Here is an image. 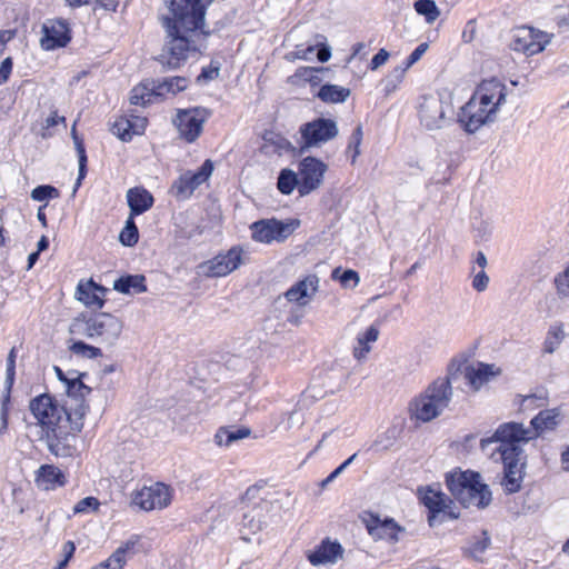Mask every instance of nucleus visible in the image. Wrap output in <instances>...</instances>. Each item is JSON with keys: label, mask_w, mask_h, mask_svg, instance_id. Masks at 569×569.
<instances>
[{"label": "nucleus", "mask_w": 569, "mask_h": 569, "mask_svg": "<svg viewBox=\"0 0 569 569\" xmlns=\"http://www.w3.org/2000/svg\"><path fill=\"white\" fill-rule=\"evenodd\" d=\"M557 26L559 28L569 27V3H568L567 12L557 17Z\"/></svg>", "instance_id": "nucleus-64"}, {"label": "nucleus", "mask_w": 569, "mask_h": 569, "mask_svg": "<svg viewBox=\"0 0 569 569\" xmlns=\"http://www.w3.org/2000/svg\"><path fill=\"white\" fill-rule=\"evenodd\" d=\"M123 322L116 316L100 312L89 318H77L71 332L82 335L107 347H113L119 340Z\"/></svg>", "instance_id": "nucleus-5"}, {"label": "nucleus", "mask_w": 569, "mask_h": 569, "mask_svg": "<svg viewBox=\"0 0 569 569\" xmlns=\"http://www.w3.org/2000/svg\"><path fill=\"white\" fill-rule=\"evenodd\" d=\"M409 68H406V64L403 67H397L395 68L391 73L388 77V81L392 83L393 88L397 86V83L401 82L406 71Z\"/></svg>", "instance_id": "nucleus-60"}, {"label": "nucleus", "mask_w": 569, "mask_h": 569, "mask_svg": "<svg viewBox=\"0 0 569 569\" xmlns=\"http://www.w3.org/2000/svg\"><path fill=\"white\" fill-rule=\"evenodd\" d=\"M147 126V119L141 117H133L130 119V134H141Z\"/></svg>", "instance_id": "nucleus-57"}, {"label": "nucleus", "mask_w": 569, "mask_h": 569, "mask_svg": "<svg viewBox=\"0 0 569 569\" xmlns=\"http://www.w3.org/2000/svg\"><path fill=\"white\" fill-rule=\"evenodd\" d=\"M420 123L428 130L441 129L449 123L453 114L452 104L439 94L421 98L419 103Z\"/></svg>", "instance_id": "nucleus-8"}, {"label": "nucleus", "mask_w": 569, "mask_h": 569, "mask_svg": "<svg viewBox=\"0 0 569 569\" xmlns=\"http://www.w3.org/2000/svg\"><path fill=\"white\" fill-rule=\"evenodd\" d=\"M213 163L206 160L197 171H187L182 173L172 184V192L180 200L188 199L194 190L204 183L212 174Z\"/></svg>", "instance_id": "nucleus-15"}, {"label": "nucleus", "mask_w": 569, "mask_h": 569, "mask_svg": "<svg viewBox=\"0 0 569 569\" xmlns=\"http://www.w3.org/2000/svg\"><path fill=\"white\" fill-rule=\"evenodd\" d=\"M172 500V490L162 482L144 486L132 498V503L144 511L167 508Z\"/></svg>", "instance_id": "nucleus-13"}, {"label": "nucleus", "mask_w": 569, "mask_h": 569, "mask_svg": "<svg viewBox=\"0 0 569 569\" xmlns=\"http://www.w3.org/2000/svg\"><path fill=\"white\" fill-rule=\"evenodd\" d=\"M70 351L73 355L81 356L87 359H96L102 356L100 348L88 345L83 341H76L70 346Z\"/></svg>", "instance_id": "nucleus-42"}, {"label": "nucleus", "mask_w": 569, "mask_h": 569, "mask_svg": "<svg viewBox=\"0 0 569 569\" xmlns=\"http://www.w3.org/2000/svg\"><path fill=\"white\" fill-rule=\"evenodd\" d=\"M298 169L300 179L299 194L305 197L322 184L328 167L323 161L315 157H306L300 161Z\"/></svg>", "instance_id": "nucleus-14"}, {"label": "nucleus", "mask_w": 569, "mask_h": 569, "mask_svg": "<svg viewBox=\"0 0 569 569\" xmlns=\"http://www.w3.org/2000/svg\"><path fill=\"white\" fill-rule=\"evenodd\" d=\"M112 132L118 136L122 141L131 140L130 134V119H120L114 122Z\"/></svg>", "instance_id": "nucleus-49"}, {"label": "nucleus", "mask_w": 569, "mask_h": 569, "mask_svg": "<svg viewBox=\"0 0 569 569\" xmlns=\"http://www.w3.org/2000/svg\"><path fill=\"white\" fill-rule=\"evenodd\" d=\"M369 533L376 539H386L391 543L399 541V535L403 532V529L395 522L393 519L380 520L373 518L367 525Z\"/></svg>", "instance_id": "nucleus-20"}, {"label": "nucleus", "mask_w": 569, "mask_h": 569, "mask_svg": "<svg viewBox=\"0 0 569 569\" xmlns=\"http://www.w3.org/2000/svg\"><path fill=\"white\" fill-rule=\"evenodd\" d=\"M146 278L142 274L127 276L117 279L113 289L121 293H141L147 291Z\"/></svg>", "instance_id": "nucleus-31"}, {"label": "nucleus", "mask_w": 569, "mask_h": 569, "mask_svg": "<svg viewBox=\"0 0 569 569\" xmlns=\"http://www.w3.org/2000/svg\"><path fill=\"white\" fill-rule=\"evenodd\" d=\"M490 545V538L486 531L482 532L481 537L477 538L469 548V553L475 559H479L480 556L487 550Z\"/></svg>", "instance_id": "nucleus-47"}, {"label": "nucleus", "mask_w": 569, "mask_h": 569, "mask_svg": "<svg viewBox=\"0 0 569 569\" xmlns=\"http://www.w3.org/2000/svg\"><path fill=\"white\" fill-rule=\"evenodd\" d=\"M13 37V32L10 30H1L0 31V52L4 49V46L8 41H10Z\"/></svg>", "instance_id": "nucleus-63"}, {"label": "nucleus", "mask_w": 569, "mask_h": 569, "mask_svg": "<svg viewBox=\"0 0 569 569\" xmlns=\"http://www.w3.org/2000/svg\"><path fill=\"white\" fill-rule=\"evenodd\" d=\"M76 550V546L72 541H67L62 546V560L66 561V563L69 562V560L72 558Z\"/></svg>", "instance_id": "nucleus-62"}, {"label": "nucleus", "mask_w": 569, "mask_h": 569, "mask_svg": "<svg viewBox=\"0 0 569 569\" xmlns=\"http://www.w3.org/2000/svg\"><path fill=\"white\" fill-rule=\"evenodd\" d=\"M497 373L498 371L493 365L478 363L477 367L467 368L466 379L475 390H479L483 383L488 382Z\"/></svg>", "instance_id": "nucleus-25"}, {"label": "nucleus", "mask_w": 569, "mask_h": 569, "mask_svg": "<svg viewBox=\"0 0 569 569\" xmlns=\"http://www.w3.org/2000/svg\"><path fill=\"white\" fill-rule=\"evenodd\" d=\"M415 9L416 11L425 16L426 21L428 23L435 22L438 17L440 16V11L436 3L431 0H418L415 2Z\"/></svg>", "instance_id": "nucleus-41"}, {"label": "nucleus", "mask_w": 569, "mask_h": 569, "mask_svg": "<svg viewBox=\"0 0 569 569\" xmlns=\"http://www.w3.org/2000/svg\"><path fill=\"white\" fill-rule=\"evenodd\" d=\"M107 289L97 284L93 280L79 282L76 291L77 299L89 308L100 309L104 303Z\"/></svg>", "instance_id": "nucleus-19"}, {"label": "nucleus", "mask_w": 569, "mask_h": 569, "mask_svg": "<svg viewBox=\"0 0 569 569\" xmlns=\"http://www.w3.org/2000/svg\"><path fill=\"white\" fill-rule=\"evenodd\" d=\"M419 496L421 502L429 509L431 513L446 512L451 503L448 498L440 490L428 487L426 489H419Z\"/></svg>", "instance_id": "nucleus-23"}, {"label": "nucleus", "mask_w": 569, "mask_h": 569, "mask_svg": "<svg viewBox=\"0 0 569 569\" xmlns=\"http://www.w3.org/2000/svg\"><path fill=\"white\" fill-rule=\"evenodd\" d=\"M38 422L56 435L62 422L72 421V405L59 407L53 399L47 395H40L31 400L29 406Z\"/></svg>", "instance_id": "nucleus-7"}, {"label": "nucleus", "mask_w": 569, "mask_h": 569, "mask_svg": "<svg viewBox=\"0 0 569 569\" xmlns=\"http://www.w3.org/2000/svg\"><path fill=\"white\" fill-rule=\"evenodd\" d=\"M557 292L562 297H569V266L555 278Z\"/></svg>", "instance_id": "nucleus-50"}, {"label": "nucleus", "mask_w": 569, "mask_h": 569, "mask_svg": "<svg viewBox=\"0 0 569 569\" xmlns=\"http://www.w3.org/2000/svg\"><path fill=\"white\" fill-rule=\"evenodd\" d=\"M428 49V43L423 42V43H420L412 52L411 54L408 57L407 61H406V68H410L411 66H413L417 61H419L422 57V54L427 51Z\"/></svg>", "instance_id": "nucleus-54"}, {"label": "nucleus", "mask_w": 569, "mask_h": 569, "mask_svg": "<svg viewBox=\"0 0 569 569\" xmlns=\"http://www.w3.org/2000/svg\"><path fill=\"white\" fill-rule=\"evenodd\" d=\"M299 132L302 140L300 149L301 151H305L309 148L320 147L335 139L339 133V129L335 120L329 118H317L302 124Z\"/></svg>", "instance_id": "nucleus-10"}, {"label": "nucleus", "mask_w": 569, "mask_h": 569, "mask_svg": "<svg viewBox=\"0 0 569 569\" xmlns=\"http://www.w3.org/2000/svg\"><path fill=\"white\" fill-rule=\"evenodd\" d=\"M325 68L300 67L296 70L293 78L310 83L311 86H319L322 81L320 73Z\"/></svg>", "instance_id": "nucleus-38"}, {"label": "nucleus", "mask_w": 569, "mask_h": 569, "mask_svg": "<svg viewBox=\"0 0 569 569\" xmlns=\"http://www.w3.org/2000/svg\"><path fill=\"white\" fill-rule=\"evenodd\" d=\"M560 422V411L558 409L542 410L536 415V438L552 431Z\"/></svg>", "instance_id": "nucleus-29"}, {"label": "nucleus", "mask_w": 569, "mask_h": 569, "mask_svg": "<svg viewBox=\"0 0 569 569\" xmlns=\"http://www.w3.org/2000/svg\"><path fill=\"white\" fill-rule=\"evenodd\" d=\"M139 232L133 217H128L126 226L120 232L119 240L123 246L132 247L138 242Z\"/></svg>", "instance_id": "nucleus-40"}, {"label": "nucleus", "mask_w": 569, "mask_h": 569, "mask_svg": "<svg viewBox=\"0 0 569 569\" xmlns=\"http://www.w3.org/2000/svg\"><path fill=\"white\" fill-rule=\"evenodd\" d=\"M12 59L10 57L6 58L0 66V86L6 83L9 79V76L12 71Z\"/></svg>", "instance_id": "nucleus-58"}, {"label": "nucleus", "mask_w": 569, "mask_h": 569, "mask_svg": "<svg viewBox=\"0 0 569 569\" xmlns=\"http://www.w3.org/2000/svg\"><path fill=\"white\" fill-rule=\"evenodd\" d=\"M488 284H489V277L485 270H480L479 272H477L473 276L471 286L476 291H478V292L485 291L488 288Z\"/></svg>", "instance_id": "nucleus-53"}, {"label": "nucleus", "mask_w": 569, "mask_h": 569, "mask_svg": "<svg viewBox=\"0 0 569 569\" xmlns=\"http://www.w3.org/2000/svg\"><path fill=\"white\" fill-rule=\"evenodd\" d=\"M565 338V332L561 325H553L549 328L547 337L543 342V352L552 353L558 349Z\"/></svg>", "instance_id": "nucleus-37"}, {"label": "nucleus", "mask_w": 569, "mask_h": 569, "mask_svg": "<svg viewBox=\"0 0 569 569\" xmlns=\"http://www.w3.org/2000/svg\"><path fill=\"white\" fill-rule=\"evenodd\" d=\"M453 396L450 375L438 377L415 397L409 406L411 417L429 422L443 413Z\"/></svg>", "instance_id": "nucleus-4"}, {"label": "nucleus", "mask_w": 569, "mask_h": 569, "mask_svg": "<svg viewBox=\"0 0 569 569\" xmlns=\"http://www.w3.org/2000/svg\"><path fill=\"white\" fill-rule=\"evenodd\" d=\"M326 38L321 34L317 36V48H318V60L320 62H327L331 58V49L325 43Z\"/></svg>", "instance_id": "nucleus-52"}, {"label": "nucleus", "mask_w": 569, "mask_h": 569, "mask_svg": "<svg viewBox=\"0 0 569 569\" xmlns=\"http://www.w3.org/2000/svg\"><path fill=\"white\" fill-rule=\"evenodd\" d=\"M37 483L44 490H51L58 486L64 485V475L59 468L44 465L41 466L38 471Z\"/></svg>", "instance_id": "nucleus-27"}, {"label": "nucleus", "mask_w": 569, "mask_h": 569, "mask_svg": "<svg viewBox=\"0 0 569 569\" xmlns=\"http://www.w3.org/2000/svg\"><path fill=\"white\" fill-rule=\"evenodd\" d=\"M76 124L77 123L74 122L73 126H72L71 134H72V138H73V141H74V146H76V150H77V153H78L79 174H78V179H77V186H79L81 183V180L86 176L87 154H86V150H84V146H83L82 141L77 136Z\"/></svg>", "instance_id": "nucleus-39"}, {"label": "nucleus", "mask_w": 569, "mask_h": 569, "mask_svg": "<svg viewBox=\"0 0 569 569\" xmlns=\"http://www.w3.org/2000/svg\"><path fill=\"white\" fill-rule=\"evenodd\" d=\"M164 3L171 16L162 18L167 40L159 62L176 69L199 51L201 40L209 34L203 29L204 3L202 0H164Z\"/></svg>", "instance_id": "nucleus-1"}, {"label": "nucleus", "mask_w": 569, "mask_h": 569, "mask_svg": "<svg viewBox=\"0 0 569 569\" xmlns=\"http://www.w3.org/2000/svg\"><path fill=\"white\" fill-rule=\"evenodd\" d=\"M154 81L140 83L130 92V103L134 106H146L152 102L153 97H158L153 91Z\"/></svg>", "instance_id": "nucleus-32"}, {"label": "nucleus", "mask_w": 569, "mask_h": 569, "mask_svg": "<svg viewBox=\"0 0 569 569\" xmlns=\"http://www.w3.org/2000/svg\"><path fill=\"white\" fill-rule=\"evenodd\" d=\"M242 263V249L232 247L224 253H219L212 259L198 266V273L208 278L226 277Z\"/></svg>", "instance_id": "nucleus-12"}, {"label": "nucleus", "mask_w": 569, "mask_h": 569, "mask_svg": "<svg viewBox=\"0 0 569 569\" xmlns=\"http://www.w3.org/2000/svg\"><path fill=\"white\" fill-rule=\"evenodd\" d=\"M262 511L263 507L258 506L249 510L248 512H243L241 520V528L248 530L249 533H256L262 529L263 520H262Z\"/></svg>", "instance_id": "nucleus-34"}, {"label": "nucleus", "mask_w": 569, "mask_h": 569, "mask_svg": "<svg viewBox=\"0 0 569 569\" xmlns=\"http://www.w3.org/2000/svg\"><path fill=\"white\" fill-rule=\"evenodd\" d=\"M389 52L386 49H380L377 54L371 59L369 68L371 70H377L381 66H383L389 59Z\"/></svg>", "instance_id": "nucleus-56"}, {"label": "nucleus", "mask_w": 569, "mask_h": 569, "mask_svg": "<svg viewBox=\"0 0 569 569\" xmlns=\"http://www.w3.org/2000/svg\"><path fill=\"white\" fill-rule=\"evenodd\" d=\"M317 49V42L315 44H310L308 47L297 46L295 54L298 59L308 60L311 54H313Z\"/></svg>", "instance_id": "nucleus-59"}, {"label": "nucleus", "mask_w": 569, "mask_h": 569, "mask_svg": "<svg viewBox=\"0 0 569 569\" xmlns=\"http://www.w3.org/2000/svg\"><path fill=\"white\" fill-rule=\"evenodd\" d=\"M319 278L316 274H308L299 280L286 292V298L290 302H296L300 306H306L310 299L317 293L319 289Z\"/></svg>", "instance_id": "nucleus-18"}, {"label": "nucleus", "mask_w": 569, "mask_h": 569, "mask_svg": "<svg viewBox=\"0 0 569 569\" xmlns=\"http://www.w3.org/2000/svg\"><path fill=\"white\" fill-rule=\"evenodd\" d=\"M533 28L529 26L518 27L512 31V39L510 47L513 51L522 52L527 57H530L533 51Z\"/></svg>", "instance_id": "nucleus-24"}, {"label": "nucleus", "mask_w": 569, "mask_h": 569, "mask_svg": "<svg viewBox=\"0 0 569 569\" xmlns=\"http://www.w3.org/2000/svg\"><path fill=\"white\" fill-rule=\"evenodd\" d=\"M100 502L94 497H86L78 501L73 507V512L77 513H89L97 511Z\"/></svg>", "instance_id": "nucleus-48"}, {"label": "nucleus", "mask_w": 569, "mask_h": 569, "mask_svg": "<svg viewBox=\"0 0 569 569\" xmlns=\"http://www.w3.org/2000/svg\"><path fill=\"white\" fill-rule=\"evenodd\" d=\"M211 112L202 107L178 109L173 124L180 138L188 143L194 142L203 130L204 122L210 118Z\"/></svg>", "instance_id": "nucleus-9"}, {"label": "nucleus", "mask_w": 569, "mask_h": 569, "mask_svg": "<svg viewBox=\"0 0 569 569\" xmlns=\"http://www.w3.org/2000/svg\"><path fill=\"white\" fill-rule=\"evenodd\" d=\"M362 138H363V130H362V126L361 124H358L355 130L352 131L350 138H349V142H348V147H347V152H351V163L355 164L356 161H357V158L360 156L361 151H360V146H361V142H362Z\"/></svg>", "instance_id": "nucleus-44"}, {"label": "nucleus", "mask_w": 569, "mask_h": 569, "mask_svg": "<svg viewBox=\"0 0 569 569\" xmlns=\"http://www.w3.org/2000/svg\"><path fill=\"white\" fill-rule=\"evenodd\" d=\"M219 76V68L218 67H207L202 68L201 73L197 77L198 83H203L210 80L216 79Z\"/></svg>", "instance_id": "nucleus-55"}, {"label": "nucleus", "mask_w": 569, "mask_h": 569, "mask_svg": "<svg viewBox=\"0 0 569 569\" xmlns=\"http://www.w3.org/2000/svg\"><path fill=\"white\" fill-rule=\"evenodd\" d=\"M188 86L189 80L184 77H168L157 82L154 81L153 91L158 97L176 96L186 90Z\"/></svg>", "instance_id": "nucleus-26"}, {"label": "nucleus", "mask_w": 569, "mask_h": 569, "mask_svg": "<svg viewBox=\"0 0 569 569\" xmlns=\"http://www.w3.org/2000/svg\"><path fill=\"white\" fill-rule=\"evenodd\" d=\"M41 47L46 50L64 47L70 41V30L63 20H49L42 27Z\"/></svg>", "instance_id": "nucleus-17"}, {"label": "nucleus", "mask_w": 569, "mask_h": 569, "mask_svg": "<svg viewBox=\"0 0 569 569\" xmlns=\"http://www.w3.org/2000/svg\"><path fill=\"white\" fill-rule=\"evenodd\" d=\"M299 227L298 220L280 221L267 219L251 224L252 239L263 243L284 241Z\"/></svg>", "instance_id": "nucleus-11"}, {"label": "nucleus", "mask_w": 569, "mask_h": 569, "mask_svg": "<svg viewBox=\"0 0 569 569\" xmlns=\"http://www.w3.org/2000/svg\"><path fill=\"white\" fill-rule=\"evenodd\" d=\"M249 435H250V430L247 428H240V429L220 428L214 436V441L218 446L229 447L234 441L244 439Z\"/></svg>", "instance_id": "nucleus-33"}, {"label": "nucleus", "mask_w": 569, "mask_h": 569, "mask_svg": "<svg viewBox=\"0 0 569 569\" xmlns=\"http://www.w3.org/2000/svg\"><path fill=\"white\" fill-rule=\"evenodd\" d=\"M555 34L536 29V54L542 52L552 43Z\"/></svg>", "instance_id": "nucleus-51"}, {"label": "nucleus", "mask_w": 569, "mask_h": 569, "mask_svg": "<svg viewBox=\"0 0 569 569\" xmlns=\"http://www.w3.org/2000/svg\"><path fill=\"white\" fill-rule=\"evenodd\" d=\"M59 196H60L59 190L49 184L38 186L31 191V198L34 201H39V202L48 201L50 199H56Z\"/></svg>", "instance_id": "nucleus-45"}, {"label": "nucleus", "mask_w": 569, "mask_h": 569, "mask_svg": "<svg viewBox=\"0 0 569 569\" xmlns=\"http://www.w3.org/2000/svg\"><path fill=\"white\" fill-rule=\"evenodd\" d=\"M132 546L133 543L127 542L124 546L119 547L107 560L92 569H122L126 563V553Z\"/></svg>", "instance_id": "nucleus-36"}, {"label": "nucleus", "mask_w": 569, "mask_h": 569, "mask_svg": "<svg viewBox=\"0 0 569 569\" xmlns=\"http://www.w3.org/2000/svg\"><path fill=\"white\" fill-rule=\"evenodd\" d=\"M331 277L335 280H339L345 288H355L360 281L358 272L351 269L341 271L340 268H336Z\"/></svg>", "instance_id": "nucleus-43"}, {"label": "nucleus", "mask_w": 569, "mask_h": 569, "mask_svg": "<svg viewBox=\"0 0 569 569\" xmlns=\"http://www.w3.org/2000/svg\"><path fill=\"white\" fill-rule=\"evenodd\" d=\"M350 93L349 88L327 83L319 88L316 97L325 103H342L349 98Z\"/></svg>", "instance_id": "nucleus-28"}, {"label": "nucleus", "mask_w": 569, "mask_h": 569, "mask_svg": "<svg viewBox=\"0 0 569 569\" xmlns=\"http://www.w3.org/2000/svg\"><path fill=\"white\" fill-rule=\"evenodd\" d=\"M130 208L129 217H136L148 211L153 206L152 194L142 187L130 188L126 194Z\"/></svg>", "instance_id": "nucleus-21"}, {"label": "nucleus", "mask_w": 569, "mask_h": 569, "mask_svg": "<svg viewBox=\"0 0 569 569\" xmlns=\"http://www.w3.org/2000/svg\"><path fill=\"white\" fill-rule=\"evenodd\" d=\"M529 440V431L521 423L507 422L501 425L492 437L480 441V447L483 450L491 443H498L491 453V459L503 465L501 486L508 493L517 492L521 487L525 456L520 443Z\"/></svg>", "instance_id": "nucleus-2"}, {"label": "nucleus", "mask_w": 569, "mask_h": 569, "mask_svg": "<svg viewBox=\"0 0 569 569\" xmlns=\"http://www.w3.org/2000/svg\"><path fill=\"white\" fill-rule=\"evenodd\" d=\"M64 387L68 396L64 407L72 405L73 409L71 412L74 429L80 430L82 423L79 421L87 413L88 405L86 403V397L90 393L91 389L81 381L80 376L70 378Z\"/></svg>", "instance_id": "nucleus-16"}, {"label": "nucleus", "mask_w": 569, "mask_h": 569, "mask_svg": "<svg viewBox=\"0 0 569 569\" xmlns=\"http://www.w3.org/2000/svg\"><path fill=\"white\" fill-rule=\"evenodd\" d=\"M506 101V87L498 80L483 81L473 97L461 108L459 121L473 133L495 120L498 108Z\"/></svg>", "instance_id": "nucleus-3"}, {"label": "nucleus", "mask_w": 569, "mask_h": 569, "mask_svg": "<svg viewBox=\"0 0 569 569\" xmlns=\"http://www.w3.org/2000/svg\"><path fill=\"white\" fill-rule=\"evenodd\" d=\"M342 555V547L338 542H332L330 540H325L315 550L309 553L308 559L313 566L325 565L329 562H336L338 558Z\"/></svg>", "instance_id": "nucleus-22"}, {"label": "nucleus", "mask_w": 569, "mask_h": 569, "mask_svg": "<svg viewBox=\"0 0 569 569\" xmlns=\"http://www.w3.org/2000/svg\"><path fill=\"white\" fill-rule=\"evenodd\" d=\"M59 123H61L66 127V118L62 116H59L57 110H54L42 123L41 132H40L41 137L44 139L51 137L53 134L51 129Z\"/></svg>", "instance_id": "nucleus-46"}, {"label": "nucleus", "mask_w": 569, "mask_h": 569, "mask_svg": "<svg viewBox=\"0 0 569 569\" xmlns=\"http://www.w3.org/2000/svg\"><path fill=\"white\" fill-rule=\"evenodd\" d=\"M76 550V546L72 541H67L62 546V560L66 561V563L69 562V560L72 558Z\"/></svg>", "instance_id": "nucleus-61"}, {"label": "nucleus", "mask_w": 569, "mask_h": 569, "mask_svg": "<svg viewBox=\"0 0 569 569\" xmlns=\"http://www.w3.org/2000/svg\"><path fill=\"white\" fill-rule=\"evenodd\" d=\"M447 486L451 495L465 507H487L491 501V491L481 482L477 472H455L447 477Z\"/></svg>", "instance_id": "nucleus-6"}, {"label": "nucleus", "mask_w": 569, "mask_h": 569, "mask_svg": "<svg viewBox=\"0 0 569 569\" xmlns=\"http://www.w3.org/2000/svg\"><path fill=\"white\" fill-rule=\"evenodd\" d=\"M379 337V330L375 326H370L365 332L359 333L357 337V343L353 347V357L357 360H362L370 352V343L377 341Z\"/></svg>", "instance_id": "nucleus-30"}, {"label": "nucleus", "mask_w": 569, "mask_h": 569, "mask_svg": "<svg viewBox=\"0 0 569 569\" xmlns=\"http://www.w3.org/2000/svg\"><path fill=\"white\" fill-rule=\"evenodd\" d=\"M299 173L291 169H282L278 177L277 187L282 194H291L297 188L299 190Z\"/></svg>", "instance_id": "nucleus-35"}]
</instances>
